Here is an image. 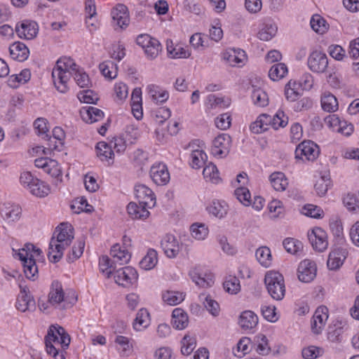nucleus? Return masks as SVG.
<instances>
[{
  "mask_svg": "<svg viewBox=\"0 0 359 359\" xmlns=\"http://www.w3.org/2000/svg\"><path fill=\"white\" fill-rule=\"evenodd\" d=\"M72 76L81 88L89 86L88 75L80 69L71 57H62L57 60L52 71V78L54 86L59 92L65 93L68 90V84Z\"/></svg>",
  "mask_w": 359,
  "mask_h": 359,
  "instance_id": "obj_1",
  "label": "nucleus"
},
{
  "mask_svg": "<svg viewBox=\"0 0 359 359\" xmlns=\"http://www.w3.org/2000/svg\"><path fill=\"white\" fill-rule=\"evenodd\" d=\"M48 297V303L53 308L60 310L71 308L77 301L75 292H65L62 283L57 280L53 281Z\"/></svg>",
  "mask_w": 359,
  "mask_h": 359,
  "instance_id": "obj_2",
  "label": "nucleus"
},
{
  "mask_svg": "<svg viewBox=\"0 0 359 359\" xmlns=\"http://www.w3.org/2000/svg\"><path fill=\"white\" fill-rule=\"evenodd\" d=\"M18 255L22 262L26 277L34 278L38 273L36 263L43 258L42 251L32 244L27 243L19 250Z\"/></svg>",
  "mask_w": 359,
  "mask_h": 359,
  "instance_id": "obj_3",
  "label": "nucleus"
},
{
  "mask_svg": "<svg viewBox=\"0 0 359 359\" xmlns=\"http://www.w3.org/2000/svg\"><path fill=\"white\" fill-rule=\"evenodd\" d=\"M264 283L270 296L275 300L279 301L285 294V285L282 274L277 271H268L264 278Z\"/></svg>",
  "mask_w": 359,
  "mask_h": 359,
  "instance_id": "obj_4",
  "label": "nucleus"
},
{
  "mask_svg": "<svg viewBox=\"0 0 359 359\" xmlns=\"http://www.w3.org/2000/svg\"><path fill=\"white\" fill-rule=\"evenodd\" d=\"M46 349L50 346H56L65 349L70 344V337L65 329L60 326L52 325L50 327L45 338Z\"/></svg>",
  "mask_w": 359,
  "mask_h": 359,
  "instance_id": "obj_5",
  "label": "nucleus"
},
{
  "mask_svg": "<svg viewBox=\"0 0 359 359\" xmlns=\"http://www.w3.org/2000/svg\"><path fill=\"white\" fill-rule=\"evenodd\" d=\"M136 43L144 50L147 57L149 60L155 59L162 49L161 43L149 34H140L136 39Z\"/></svg>",
  "mask_w": 359,
  "mask_h": 359,
  "instance_id": "obj_6",
  "label": "nucleus"
},
{
  "mask_svg": "<svg viewBox=\"0 0 359 359\" xmlns=\"http://www.w3.org/2000/svg\"><path fill=\"white\" fill-rule=\"evenodd\" d=\"M320 154L318 146L313 141H304L295 150V158L302 161H313Z\"/></svg>",
  "mask_w": 359,
  "mask_h": 359,
  "instance_id": "obj_7",
  "label": "nucleus"
},
{
  "mask_svg": "<svg viewBox=\"0 0 359 359\" xmlns=\"http://www.w3.org/2000/svg\"><path fill=\"white\" fill-rule=\"evenodd\" d=\"M348 251L346 245L334 246L328 255L327 266L330 270L337 271L341 267L347 258Z\"/></svg>",
  "mask_w": 359,
  "mask_h": 359,
  "instance_id": "obj_8",
  "label": "nucleus"
},
{
  "mask_svg": "<svg viewBox=\"0 0 359 359\" xmlns=\"http://www.w3.org/2000/svg\"><path fill=\"white\" fill-rule=\"evenodd\" d=\"M72 243L71 241L52 236L48 252L49 260L53 263L58 262L62 259L65 251L70 247Z\"/></svg>",
  "mask_w": 359,
  "mask_h": 359,
  "instance_id": "obj_9",
  "label": "nucleus"
},
{
  "mask_svg": "<svg viewBox=\"0 0 359 359\" xmlns=\"http://www.w3.org/2000/svg\"><path fill=\"white\" fill-rule=\"evenodd\" d=\"M309 69L316 74L325 73L328 69V58L325 53L320 50L313 51L307 60Z\"/></svg>",
  "mask_w": 359,
  "mask_h": 359,
  "instance_id": "obj_10",
  "label": "nucleus"
},
{
  "mask_svg": "<svg viewBox=\"0 0 359 359\" xmlns=\"http://www.w3.org/2000/svg\"><path fill=\"white\" fill-rule=\"evenodd\" d=\"M114 278L117 284L128 287L137 283L138 273L135 268L126 266L114 271Z\"/></svg>",
  "mask_w": 359,
  "mask_h": 359,
  "instance_id": "obj_11",
  "label": "nucleus"
},
{
  "mask_svg": "<svg viewBox=\"0 0 359 359\" xmlns=\"http://www.w3.org/2000/svg\"><path fill=\"white\" fill-rule=\"evenodd\" d=\"M231 139L228 134L222 133L217 135L212 141L211 154L217 158L227 156L231 147Z\"/></svg>",
  "mask_w": 359,
  "mask_h": 359,
  "instance_id": "obj_12",
  "label": "nucleus"
},
{
  "mask_svg": "<svg viewBox=\"0 0 359 359\" xmlns=\"http://www.w3.org/2000/svg\"><path fill=\"white\" fill-rule=\"evenodd\" d=\"M130 239L124 236L123 237V245H121L119 243H116L112 245L110 255L112 257L114 262L118 263L120 265L127 264L130 258L131 254L127 248V245L129 244Z\"/></svg>",
  "mask_w": 359,
  "mask_h": 359,
  "instance_id": "obj_13",
  "label": "nucleus"
},
{
  "mask_svg": "<svg viewBox=\"0 0 359 359\" xmlns=\"http://www.w3.org/2000/svg\"><path fill=\"white\" fill-rule=\"evenodd\" d=\"M149 176L153 182L158 186L165 185L170 180L168 168L163 163L153 164L150 168Z\"/></svg>",
  "mask_w": 359,
  "mask_h": 359,
  "instance_id": "obj_14",
  "label": "nucleus"
},
{
  "mask_svg": "<svg viewBox=\"0 0 359 359\" xmlns=\"http://www.w3.org/2000/svg\"><path fill=\"white\" fill-rule=\"evenodd\" d=\"M309 240L313 248L318 252H324L328 247L327 234L320 227H314L308 232Z\"/></svg>",
  "mask_w": 359,
  "mask_h": 359,
  "instance_id": "obj_15",
  "label": "nucleus"
},
{
  "mask_svg": "<svg viewBox=\"0 0 359 359\" xmlns=\"http://www.w3.org/2000/svg\"><path fill=\"white\" fill-rule=\"evenodd\" d=\"M161 246L167 257L175 258L179 254L182 245L174 235L166 234L161 241Z\"/></svg>",
  "mask_w": 359,
  "mask_h": 359,
  "instance_id": "obj_16",
  "label": "nucleus"
},
{
  "mask_svg": "<svg viewBox=\"0 0 359 359\" xmlns=\"http://www.w3.org/2000/svg\"><path fill=\"white\" fill-rule=\"evenodd\" d=\"M222 58L230 66L243 67L247 61L245 52L240 48H229L222 53Z\"/></svg>",
  "mask_w": 359,
  "mask_h": 359,
  "instance_id": "obj_17",
  "label": "nucleus"
},
{
  "mask_svg": "<svg viewBox=\"0 0 359 359\" xmlns=\"http://www.w3.org/2000/svg\"><path fill=\"white\" fill-rule=\"evenodd\" d=\"M135 194L139 203L151 208L156 204V196L153 191L144 184H137L135 187Z\"/></svg>",
  "mask_w": 359,
  "mask_h": 359,
  "instance_id": "obj_18",
  "label": "nucleus"
},
{
  "mask_svg": "<svg viewBox=\"0 0 359 359\" xmlns=\"http://www.w3.org/2000/svg\"><path fill=\"white\" fill-rule=\"evenodd\" d=\"M316 264L309 259L302 261L298 266V278L304 283L312 281L316 276Z\"/></svg>",
  "mask_w": 359,
  "mask_h": 359,
  "instance_id": "obj_19",
  "label": "nucleus"
},
{
  "mask_svg": "<svg viewBox=\"0 0 359 359\" xmlns=\"http://www.w3.org/2000/svg\"><path fill=\"white\" fill-rule=\"evenodd\" d=\"M348 325L345 321L337 320L329 327L327 339L330 342L340 344L344 341V334L348 330Z\"/></svg>",
  "mask_w": 359,
  "mask_h": 359,
  "instance_id": "obj_20",
  "label": "nucleus"
},
{
  "mask_svg": "<svg viewBox=\"0 0 359 359\" xmlns=\"http://www.w3.org/2000/svg\"><path fill=\"white\" fill-rule=\"evenodd\" d=\"M38 25L32 20H23L15 26V32L21 39L30 40L34 39L38 33Z\"/></svg>",
  "mask_w": 359,
  "mask_h": 359,
  "instance_id": "obj_21",
  "label": "nucleus"
},
{
  "mask_svg": "<svg viewBox=\"0 0 359 359\" xmlns=\"http://www.w3.org/2000/svg\"><path fill=\"white\" fill-rule=\"evenodd\" d=\"M112 22L121 29L126 28L130 22L128 8L123 4H118L111 12Z\"/></svg>",
  "mask_w": 359,
  "mask_h": 359,
  "instance_id": "obj_22",
  "label": "nucleus"
},
{
  "mask_svg": "<svg viewBox=\"0 0 359 359\" xmlns=\"http://www.w3.org/2000/svg\"><path fill=\"white\" fill-rule=\"evenodd\" d=\"M35 166L42 169L51 177H57L61 175V169L58 163L53 159L42 157L34 161Z\"/></svg>",
  "mask_w": 359,
  "mask_h": 359,
  "instance_id": "obj_23",
  "label": "nucleus"
},
{
  "mask_svg": "<svg viewBox=\"0 0 359 359\" xmlns=\"http://www.w3.org/2000/svg\"><path fill=\"white\" fill-rule=\"evenodd\" d=\"M328 319V309L325 306H319L315 311L311 321V329L315 334H320Z\"/></svg>",
  "mask_w": 359,
  "mask_h": 359,
  "instance_id": "obj_24",
  "label": "nucleus"
},
{
  "mask_svg": "<svg viewBox=\"0 0 359 359\" xmlns=\"http://www.w3.org/2000/svg\"><path fill=\"white\" fill-rule=\"evenodd\" d=\"M35 302L27 287H20V292L18 296L15 306L16 309L22 312L34 307Z\"/></svg>",
  "mask_w": 359,
  "mask_h": 359,
  "instance_id": "obj_25",
  "label": "nucleus"
},
{
  "mask_svg": "<svg viewBox=\"0 0 359 359\" xmlns=\"http://www.w3.org/2000/svg\"><path fill=\"white\" fill-rule=\"evenodd\" d=\"M278 27L271 19H265L261 25L257 36L260 40L269 41L276 34Z\"/></svg>",
  "mask_w": 359,
  "mask_h": 359,
  "instance_id": "obj_26",
  "label": "nucleus"
},
{
  "mask_svg": "<svg viewBox=\"0 0 359 359\" xmlns=\"http://www.w3.org/2000/svg\"><path fill=\"white\" fill-rule=\"evenodd\" d=\"M204 105L206 111L224 109L229 107L230 100L224 97H219L210 94L206 97Z\"/></svg>",
  "mask_w": 359,
  "mask_h": 359,
  "instance_id": "obj_27",
  "label": "nucleus"
},
{
  "mask_svg": "<svg viewBox=\"0 0 359 359\" xmlns=\"http://www.w3.org/2000/svg\"><path fill=\"white\" fill-rule=\"evenodd\" d=\"M97 157L102 161H107L109 165L113 163L114 154L112 145L105 142H100L95 147Z\"/></svg>",
  "mask_w": 359,
  "mask_h": 359,
  "instance_id": "obj_28",
  "label": "nucleus"
},
{
  "mask_svg": "<svg viewBox=\"0 0 359 359\" xmlns=\"http://www.w3.org/2000/svg\"><path fill=\"white\" fill-rule=\"evenodd\" d=\"M9 53L13 60L23 62L27 59L29 50L23 43L18 41L10 46Z\"/></svg>",
  "mask_w": 359,
  "mask_h": 359,
  "instance_id": "obj_29",
  "label": "nucleus"
},
{
  "mask_svg": "<svg viewBox=\"0 0 359 359\" xmlns=\"http://www.w3.org/2000/svg\"><path fill=\"white\" fill-rule=\"evenodd\" d=\"M171 323L172 327L178 330L185 329L189 324L187 313L180 308H176L172 313Z\"/></svg>",
  "mask_w": 359,
  "mask_h": 359,
  "instance_id": "obj_30",
  "label": "nucleus"
},
{
  "mask_svg": "<svg viewBox=\"0 0 359 359\" xmlns=\"http://www.w3.org/2000/svg\"><path fill=\"white\" fill-rule=\"evenodd\" d=\"M81 116L85 122L93 123L100 121L104 116V112L95 107H83L81 110Z\"/></svg>",
  "mask_w": 359,
  "mask_h": 359,
  "instance_id": "obj_31",
  "label": "nucleus"
},
{
  "mask_svg": "<svg viewBox=\"0 0 359 359\" xmlns=\"http://www.w3.org/2000/svg\"><path fill=\"white\" fill-rule=\"evenodd\" d=\"M147 90L151 100L156 104L164 103L169 98V93L158 86L149 85Z\"/></svg>",
  "mask_w": 359,
  "mask_h": 359,
  "instance_id": "obj_32",
  "label": "nucleus"
},
{
  "mask_svg": "<svg viewBox=\"0 0 359 359\" xmlns=\"http://www.w3.org/2000/svg\"><path fill=\"white\" fill-rule=\"evenodd\" d=\"M238 323L243 330H251L257 326L258 317L251 311H245L241 314Z\"/></svg>",
  "mask_w": 359,
  "mask_h": 359,
  "instance_id": "obj_33",
  "label": "nucleus"
},
{
  "mask_svg": "<svg viewBox=\"0 0 359 359\" xmlns=\"http://www.w3.org/2000/svg\"><path fill=\"white\" fill-rule=\"evenodd\" d=\"M22 210L18 205H5L1 211L2 218L8 223L14 222L20 219Z\"/></svg>",
  "mask_w": 359,
  "mask_h": 359,
  "instance_id": "obj_34",
  "label": "nucleus"
},
{
  "mask_svg": "<svg viewBox=\"0 0 359 359\" xmlns=\"http://www.w3.org/2000/svg\"><path fill=\"white\" fill-rule=\"evenodd\" d=\"M301 84L295 80H290L285 87V96L287 101L294 102L302 95Z\"/></svg>",
  "mask_w": 359,
  "mask_h": 359,
  "instance_id": "obj_35",
  "label": "nucleus"
},
{
  "mask_svg": "<svg viewBox=\"0 0 359 359\" xmlns=\"http://www.w3.org/2000/svg\"><path fill=\"white\" fill-rule=\"evenodd\" d=\"M148 208L140 203L137 204L134 202H130L127 206V211L133 219H144L149 215Z\"/></svg>",
  "mask_w": 359,
  "mask_h": 359,
  "instance_id": "obj_36",
  "label": "nucleus"
},
{
  "mask_svg": "<svg viewBox=\"0 0 359 359\" xmlns=\"http://www.w3.org/2000/svg\"><path fill=\"white\" fill-rule=\"evenodd\" d=\"M53 236L72 242L74 238V228L69 223H61L56 227Z\"/></svg>",
  "mask_w": 359,
  "mask_h": 359,
  "instance_id": "obj_37",
  "label": "nucleus"
},
{
  "mask_svg": "<svg viewBox=\"0 0 359 359\" xmlns=\"http://www.w3.org/2000/svg\"><path fill=\"white\" fill-rule=\"evenodd\" d=\"M271 187L277 191H283L288 186V180L282 172H274L269 176Z\"/></svg>",
  "mask_w": 359,
  "mask_h": 359,
  "instance_id": "obj_38",
  "label": "nucleus"
},
{
  "mask_svg": "<svg viewBox=\"0 0 359 359\" xmlns=\"http://www.w3.org/2000/svg\"><path fill=\"white\" fill-rule=\"evenodd\" d=\"M150 324V316L146 309L138 311L133 326L135 330L140 332L146 329Z\"/></svg>",
  "mask_w": 359,
  "mask_h": 359,
  "instance_id": "obj_39",
  "label": "nucleus"
},
{
  "mask_svg": "<svg viewBox=\"0 0 359 359\" xmlns=\"http://www.w3.org/2000/svg\"><path fill=\"white\" fill-rule=\"evenodd\" d=\"M208 212L217 218H223L226 216L228 212V205L226 202L223 201H213L207 207Z\"/></svg>",
  "mask_w": 359,
  "mask_h": 359,
  "instance_id": "obj_40",
  "label": "nucleus"
},
{
  "mask_svg": "<svg viewBox=\"0 0 359 359\" xmlns=\"http://www.w3.org/2000/svg\"><path fill=\"white\" fill-rule=\"evenodd\" d=\"M128 96V87L124 82H116L113 88L112 97L118 104H122Z\"/></svg>",
  "mask_w": 359,
  "mask_h": 359,
  "instance_id": "obj_41",
  "label": "nucleus"
},
{
  "mask_svg": "<svg viewBox=\"0 0 359 359\" xmlns=\"http://www.w3.org/2000/svg\"><path fill=\"white\" fill-rule=\"evenodd\" d=\"M270 116L266 114L259 115L250 125V130L255 134L262 133L268 130L270 126Z\"/></svg>",
  "mask_w": 359,
  "mask_h": 359,
  "instance_id": "obj_42",
  "label": "nucleus"
},
{
  "mask_svg": "<svg viewBox=\"0 0 359 359\" xmlns=\"http://www.w3.org/2000/svg\"><path fill=\"white\" fill-rule=\"evenodd\" d=\"M158 263V253L154 249H149L146 255L140 262V266L145 271L154 269Z\"/></svg>",
  "mask_w": 359,
  "mask_h": 359,
  "instance_id": "obj_43",
  "label": "nucleus"
},
{
  "mask_svg": "<svg viewBox=\"0 0 359 359\" xmlns=\"http://www.w3.org/2000/svg\"><path fill=\"white\" fill-rule=\"evenodd\" d=\"M208 156L202 149L193 150L190 154L189 164L191 168L198 169L206 164Z\"/></svg>",
  "mask_w": 359,
  "mask_h": 359,
  "instance_id": "obj_44",
  "label": "nucleus"
},
{
  "mask_svg": "<svg viewBox=\"0 0 359 359\" xmlns=\"http://www.w3.org/2000/svg\"><path fill=\"white\" fill-rule=\"evenodd\" d=\"M30 78V71L27 69H25L18 74L11 75L8 80V84L13 88H17L20 85L27 83Z\"/></svg>",
  "mask_w": 359,
  "mask_h": 359,
  "instance_id": "obj_45",
  "label": "nucleus"
},
{
  "mask_svg": "<svg viewBox=\"0 0 359 359\" xmlns=\"http://www.w3.org/2000/svg\"><path fill=\"white\" fill-rule=\"evenodd\" d=\"M190 233L191 237L195 240L203 241L209 234V229L203 223L196 222L191 225Z\"/></svg>",
  "mask_w": 359,
  "mask_h": 359,
  "instance_id": "obj_46",
  "label": "nucleus"
},
{
  "mask_svg": "<svg viewBox=\"0 0 359 359\" xmlns=\"http://www.w3.org/2000/svg\"><path fill=\"white\" fill-rule=\"evenodd\" d=\"M321 107L324 111L334 112L338 109V101L330 93H324L321 97Z\"/></svg>",
  "mask_w": 359,
  "mask_h": 359,
  "instance_id": "obj_47",
  "label": "nucleus"
},
{
  "mask_svg": "<svg viewBox=\"0 0 359 359\" xmlns=\"http://www.w3.org/2000/svg\"><path fill=\"white\" fill-rule=\"evenodd\" d=\"M185 294L178 291L168 290L163 293V302L170 306H175L180 304L184 299Z\"/></svg>",
  "mask_w": 359,
  "mask_h": 359,
  "instance_id": "obj_48",
  "label": "nucleus"
},
{
  "mask_svg": "<svg viewBox=\"0 0 359 359\" xmlns=\"http://www.w3.org/2000/svg\"><path fill=\"white\" fill-rule=\"evenodd\" d=\"M255 257L262 266L268 268L271 265L272 256L271 250L268 247L259 248L255 252Z\"/></svg>",
  "mask_w": 359,
  "mask_h": 359,
  "instance_id": "obj_49",
  "label": "nucleus"
},
{
  "mask_svg": "<svg viewBox=\"0 0 359 359\" xmlns=\"http://www.w3.org/2000/svg\"><path fill=\"white\" fill-rule=\"evenodd\" d=\"M203 175L207 181L214 184H218L221 181L218 169L212 163H208L205 165Z\"/></svg>",
  "mask_w": 359,
  "mask_h": 359,
  "instance_id": "obj_50",
  "label": "nucleus"
},
{
  "mask_svg": "<svg viewBox=\"0 0 359 359\" xmlns=\"http://www.w3.org/2000/svg\"><path fill=\"white\" fill-rule=\"evenodd\" d=\"M102 74L109 79H115L117 76V66L113 61L107 60L99 65Z\"/></svg>",
  "mask_w": 359,
  "mask_h": 359,
  "instance_id": "obj_51",
  "label": "nucleus"
},
{
  "mask_svg": "<svg viewBox=\"0 0 359 359\" xmlns=\"http://www.w3.org/2000/svg\"><path fill=\"white\" fill-rule=\"evenodd\" d=\"M29 191L34 196L42 198L49 194L50 188L46 182L37 178L34 185L30 187Z\"/></svg>",
  "mask_w": 359,
  "mask_h": 359,
  "instance_id": "obj_52",
  "label": "nucleus"
},
{
  "mask_svg": "<svg viewBox=\"0 0 359 359\" xmlns=\"http://www.w3.org/2000/svg\"><path fill=\"white\" fill-rule=\"evenodd\" d=\"M288 72L287 67L284 63H276L269 69V76L273 81H279Z\"/></svg>",
  "mask_w": 359,
  "mask_h": 359,
  "instance_id": "obj_53",
  "label": "nucleus"
},
{
  "mask_svg": "<svg viewBox=\"0 0 359 359\" xmlns=\"http://www.w3.org/2000/svg\"><path fill=\"white\" fill-rule=\"evenodd\" d=\"M331 187V180L328 175L320 176L314 185L315 190L319 196H323Z\"/></svg>",
  "mask_w": 359,
  "mask_h": 359,
  "instance_id": "obj_54",
  "label": "nucleus"
},
{
  "mask_svg": "<svg viewBox=\"0 0 359 359\" xmlns=\"http://www.w3.org/2000/svg\"><path fill=\"white\" fill-rule=\"evenodd\" d=\"M310 25L312 29L320 34L326 32L329 27L326 20L319 15L312 16Z\"/></svg>",
  "mask_w": 359,
  "mask_h": 359,
  "instance_id": "obj_55",
  "label": "nucleus"
},
{
  "mask_svg": "<svg viewBox=\"0 0 359 359\" xmlns=\"http://www.w3.org/2000/svg\"><path fill=\"white\" fill-rule=\"evenodd\" d=\"M200 299L203 302L205 309L214 316H217L219 313V304L210 295L202 294L200 295Z\"/></svg>",
  "mask_w": 359,
  "mask_h": 359,
  "instance_id": "obj_56",
  "label": "nucleus"
},
{
  "mask_svg": "<svg viewBox=\"0 0 359 359\" xmlns=\"http://www.w3.org/2000/svg\"><path fill=\"white\" fill-rule=\"evenodd\" d=\"M189 276L191 280L199 287H208L213 284V280L211 276H203L202 274L198 273L196 271H191Z\"/></svg>",
  "mask_w": 359,
  "mask_h": 359,
  "instance_id": "obj_57",
  "label": "nucleus"
},
{
  "mask_svg": "<svg viewBox=\"0 0 359 359\" xmlns=\"http://www.w3.org/2000/svg\"><path fill=\"white\" fill-rule=\"evenodd\" d=\"M270 126L275 130L284 128L288 123V117L282 110H278L273 117L270 116Z\"/></svg>",
  "mask_w": 359,
  "mask_h": 359,
  "instance_id": "obj_58",
  "label": "nucleus"
},
{
  "mask_svg": "<svg viewBox=\"0 0 359 359\" xmlns=\"http://www.w3.org/2000/svg\"><path fill=\"white\" fill-rule=\"evenodd\" d=\"M330 228L334 237L338 239L339 243L344 241V229L341 221L337 217H333L330 219Z\"/></svg>",
  "mask_w": 359,
  "mask_h": 359,
  "instance_id": "obj_59",
  "label": "nucleus"
},
{
  "mask_svg": "<svg viewBox=\"0 0 359 359\" xmlns=\"http://www.w3.org/2000/svg\"><path fill=\"white\" fill-rule=\"evenodd\" d=\"M251 97L253 103L258 107H266L269 103L268 95L262 88H254Z\"/></svg>",
  "mask_w": 359,
  "mask_h": 359,
  "instance_id": "obj_60",
  "label": "nucleus"
},
{
  "mask_svg": "<svg viewBox=\"0 0 359 359\" xmlns=\"http://www.w3.org/2000/svg\"><path fill=\"white\" fill-rule=\"evenodd\" d=\"M99 269L104 276L109 278L114 271L115 267L107 255H102L99 259Z\"/></svg>",
  "mask_w": 359,
  "mask_h": 359,
  "instance_id": "obj_61",
  "label": "nucleus"
},
{
  "mask_svg": "<svg viewBox=\"0 0 359 359\" xmlns=\"http://www.w3.org/2000/svg\"><path fill=\"white\" fill-rule=\"evenodd\" d=\"M189 43L195 50H202L208 46L207 36L201 33H195L189 39Z\"/></svg>",
  "mask_w": 359,
  "mask_h": 359,
  "instance_id": "obj_62",
  "label": "nucleus"
},
{
  "mask_svg": "<svg viewBox=\"0 0 359 359\" xmlns=\"http://www.w3.org/2000/svg\"><path fill=\"white\" fill-rule=\"evenodd\" d=\"M236 198L245 206L251 205V194L247 187L239 186L234 191Z\"/></svg>",
  "mask_w": 359,
  "mask_h": 359,
  "instance_id": "obj_63",
  "label": "nucleus"
},
{
  "mask_svg": "<svg viewBox=\"0 0 359 359\" xmlns=\"http://www.w3.org/2000/svg\"><path fill=\"white\" fill-rule=\"evenodd\" d=\"M196 346V339L189 334H185L181 341V352L183 355H188L192 353Z\"/></svg>",
  "mask_w": 359,
  "mask_h": 359,
  "instance_id": "obj_64",
  "label": "nucleus"
}]
</instances>
